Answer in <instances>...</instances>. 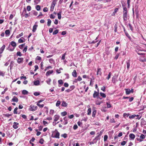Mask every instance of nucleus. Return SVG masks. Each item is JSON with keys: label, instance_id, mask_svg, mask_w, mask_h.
Instances as JSON below:
<instances>
[{"label": "nucleus", "instance_id": "nucleus-10", "mask_svg": "<svg viewBox=\"0 0 146 146\" xmlns=\"http://www.w3.org/2000/svg\"><path fill=\"white\" fill-rule=\"evenodd\" d=\"M60 133L58 131L56 133V134L54 136H52V137L53 138H56L59 139V138Z\"/></svg>", "mask_w": 146, "mask_h": 146}, {"label": "nucleus", "instance_id": "nucleus-22", "mask_svg": "<svg viewBox=\"0 0 146 146\" xmlns=\"http://www.w3.org/2000/svg\"><path fill=\"white\" fill-rule=\"evenodd\" d=\"M63 119L65 121V123H64V125H66L68 123V118L66 117H64V118Z\"/></svg>", "mask_w": 146, "mask_h": 146}, {"label": "nucleus", "instance_id": "nucleus-46", "mask_svg": "<svg viewBox=\"0 0 146 146\" xmlns=\"http://www.w3.org/2000/svg\"><path fill=\"white\" fill-rule=\"evenodd\" d=\"M5 75V72L3 71H0V76H4Z\"/></svg>", "mask_w": 146, "mask_h": 146}, {"label": "nucleus", "instance_id": "nucleus-26", "mask_svg": "<svg viewBox=\"0 0 146 146\" xmlns=\"http://www.w3.org/2000/svg\"><path fill=\"white\" fill-rule=\"evenodd\" d=\"M28 93V92L25 90H23L22 91V94L23 95L27 94Z\"/></svg>", "mask_w": 146, "mask_h": 146}, {"label": "nucleus", "instance_id": "nucleus-6", "mask_svg": "<svg viewBox=\"0 0 146 146\" xmlns=\"http://www.w3.org/2000/svg\"><path fill=\"white\" fill-rule=\"evenodd\" d=\"M17 61L18 63H22L23 61V58H17Z\"/></svg>", "mask_w": 146, "mask_h": 146}, {"label": "nucleus", "instance_id": "nucleus-45", "mask_svg": "<svg viewBox=\"0 0 146 146\" xmlns=\"http://www.w3.org/2000/svg\"><path fill=\"white\" fill-rule=\"evenodd\" d=\"M44 141V140L43 139L41 138V139L40 141H39V143H40L41 144H43V143Z\"/></svg>", "mask_w": 146, "mask_h": 146}, {"label": "nucleus", "instance_id": "nucleus-38", "mask_svg": "<svg viewBox=\"0 0 146 146\" xmlns=\"http://www.w3.org/2000/svg\"><path fill=\"white\" fill-rule=\"evenodd\" d=\"M114 27L115 28L114 31L115 32H116L117 31V24H115V25Z\"/></svg>", "mask_w": 146, "mask_h": 146}, {"label": "nucleus", "instance_id": "nucleus-50", "mask_svg": "<svg viewBox=\"0 0 146 146\" xmlns=\"http://www.w3.org/2000/svg\"><path fill=\"white\" fill-rule=\"evenodd\" d=\"M17 56H22V54L21 53V52L20 51H18L17 53Z\"/></svg>", "mask_w": 146, "mask_h": 146}, {"label": "nucleus", "instance_id": "nucleus-51", "mask_svg": "<svg viewBox=\"0 0 146 146\" xmlns=\"http://www.w3.org/2000/svg\"><path fill=\"white\" fill-rule=\"evenodd\" d=\"M59 84H63V81L62 80H60L58 81Z\"/></svg>", "mask_w": 146, "mask_h": 146}, {"label": "nucleus", "instance_id": "nucleus-29", "mask_svg": "<svg viewBox=\"0 0 146 146\" xmlns=\"http://www.w3.org/2000/svg\"><path fill=\"white\" fill-rule=\"evenodd\" d=\"M112 74L111 72H110L108 74V76L106 78V79L108 80H109V79L110 78L111 76V75Z\"/></svg>", "mask_w": 146, "mask_h": 146}, {"label": "nucleus", "instance_id": "nucleus-54", "mask_svg": "<svg viewBox=\"0 0 146 146\" xmlns=\"http://www.w3.org/2000/svg\"><path fill=\"white\" fill-rule=\"evenodd\" d=\"M127 143V142L125 141H123L121 143V145H124Z\"/></svg>", "mask_w": 146, "mask_h": 146}, {"label": "nucleus", "instance_id": "nucleus-3", "mask_svg": "<svg viewBox=\"0 0 146 146\" xmlns=\"http://www.w3.org/2000/svg\"><path fill=\"white\" fill-rule=\"evenodd\" d=\"M139 60L142 62H146V54H143V55L141 56L139 58Z\"/></svg>", "mask_w": 146, "mask_h": 146}, {"label": "nucleus", "instance_id": "nucleus-56", "mask_svg": "<svg viewBox=\"0 0 146 146\" xmlns=\"http://www.w3.org/2000/svg\"><path fill=\"white\" fill-rule=\"evenodd\" d=\"M49 62L52 64L54 62V60L52 58H50L49 59Z\"/></svg>", "mask_w": 146, "mask_h": 146}, {"label": "nucleus", "instance_id": "nucleus-2", "mask_svg": "<svg viewBox=\"0 0 146 146\" xmlns=\"http://www.w3.org/2000/svg\"><path fill=\"white\" fill-rule=\"evenodd\" d=\"M9 44L12 46V49H9V50L11 51H13L17 45L16 42L15 41H12Z\"/></svg>", "mask_w": 146, "mask_h": 146}, {"label": "nucleus", "instance_id": "nucleus-21", "mask_svg": "<svg viewBox=\"0 0 146 146\" xmlns=\"http://www.w3.org/2000/svg\"><path fill=\"white\" fill-rule=\"evenodd\" d=\"M34 85L35 86H38L39 85L40 82L38 80L35 81L34 82Z\"/></svg>", "mask_w": 146, "mask_h": 146}, {"label": "nucleus", "instance_id": "nucleus-57", "mask_svg": "<svg viewBox=\"0 0 146 146\" xmlns=\"http://www.w3.org/2000/svg\"><path fill=\"white\" fill-rule=\"evenodd\" d=\"M129 28L132 31H133V27L130 24H129Z\"/></svg>", "mask_w": 146, "mask_h": 146}, {"label": "nucleus", "instance_id": "nucleus-36", "mask_svg": "<svg viewBox=\"0 0 146 146\" xmlns=\"http://www.w3.org/2000/svg\"><path fill=\"white\" fill-rule=\"evenodd\" d=\"M91 109L90 108L88 109L87 114L88 115H90L91 113Z\"/></svg>", "mask_w": 146, "mask_h": 146}, {"label": "nucleus", "instance_id": "nucleus-17", "mask_svg": "<svg viewBox=\"0 0 146 146\" xmlns=\"http://www.w3.org/2000/svg\"><path fill=\"white\" fill-rule=\"evenodd\" d=\"M12 100L13 102H17L18 101V99L17 97H16L14 96L12 98Z\"/></svg>", "mask_w": 146, "mask_h": 146}, {"label": "nucleus", "instance_id": "nucleus-19", "mask_svg": "<svg viewBox=\"0 0 146 146\" xmlns=\"http://www.w3.org/2000/svg\"><path fill=\"white\" fill-rule=\"evenodd\" d=\"M122 7L123 9V13L127 12V7L123 5H122Z\"/></svg>", "mask_w": 146, "mask_h": 146}, {"label": "nucleus", "instance_id": "nucleus-4", "mask_svg": "<svg viewBox=\"0 0 146 146\" xmlns=\"http://www.w3.org/2000/svg\"><path fill=\"white\" fill-rule=\"evenodd\" d=\"M127 12L123 13V18L124 21H126L127 20Z\"/></svg>", "mask_w": 146, "mask_h": 146}, {"label": "nucleus", "instance_id": "nucleus-27", "mask_svg": "<svg viewBox=\"0 0 146 146\" xmlns=\"http://www.w3.org/2000/svg\"><path fill=\"white\" fill-rule=\"evenodd\" d=\"M125 35L128 38L129 40H131V38L129 34L127 32H125Z\"/></svg>", "mask_w": 146, "mask_h": 146}, {"label": "nucleus", "instance_id": "nucleus-30", "mask_svg": "<svg viewBox=\"0 0 146 146\" xmlns=\"http://www.w3.org/2000/svg\"><path fill=\"white\" fill-rule=\"evenodd\" d=\"M36 105L37 106H38L40 108H43L44 106V104H40V103H36Z\"/></svg>", "mask_w": 146, "mask_h": 146}, {"label": "nucleus", "instance_id": "nucleus-23", "mask_svg": "<svg viewBox=\"0 0 146 146\" xmlns=\"http://www.w3.org/2000/svg\"><path fill=\"white\" fill-rule=\"evenodd\" d=\"M125 90L126 94H129L131 93L130 90L129 89H125Z\"/></svg>", "mask_w": 146, "mask_h": 146}, {"label": "nucleus", "instance_id": "nucleus-42", "mask_svg": "<svg viewBox=\"0 0 146 146\" xmlns=\"http://www.w3.org/2000/svg\"><path fill=\"white\" fill-rule=\"evenodd\" d=\"M67 112L66 111H64L61 113V115L63 116H65L67 114Z\"/></svg>", "mask_w": 146, "mask_h": 146}, {"label": "nucleus", "instance_id": "nucleus-39", "mask_svg": "<svg viewBox=\"0 0 146 146\" xmlns=\"http://www.w3.org/2000/svg\"><path fill=\"white\" fill-rule=\"evenodd\" d=\"M56 1H57V0H53L51 4L52 5H55L56 3Z\"/></svg>", "mask_w": 146, "mask_h": 146}, {"label": "nucleus", "instance_id": "nucleus-41", "mask_svg": "<svg viewBox=\"0 0 146 146\" xmlns=\"http://www.w3.org/2000/svg\"><path fill=\"white\" fill-rule=\"evenodd\" d=\"M60 101L58 100L56 104V106L57 107L60 104Z\"/></svg>", "mask_w": 146, "mask_h": 146}, {"label": "nucleus", "instance_id": "nucleus-12", "mask_svg": "<svg viewBox=\"0 0 146 146\" xmlns=\"http://www.w3.org/2000/svg\"><path fill=\"white\" fill-rule=\"evenodd\" d=\"M129 137L131 139L133 140L135 137V135L133 133H130L129 135Z\"/></svg>", "mask_w": 146, "mask_h": 146}, {"label": "nucleus", "instance_id": "nucleus-31", "mask_svg": "<svg viewBox=\"0 0 146 146\" xmlns=\"http://www.w3.org/2000/svg\"><path fill=\"white\" fill-rule=\"evenodd\" d=\"M100 94L101 96L102 97L105 98L106 97V95L104 93H103L102 92L100 93Z\"/></svg>", "mask_w": 146, "mask_h": 146}, {"label": "nucleus", "instance_id": "nucleus-16", "mask_svg": "<svg viewBox=\"0 0 146 146\" xmlns=\"http://www.w3.org/2000/svg\"><path fill=\"white\" fill-rule=\"evenodd\" d=\"M53 70H49L46 72V76H48L50 74H52L53 73Z\"/></svg>", "mask_w": 146, "mask_h": 146}, {"label": "nucleus", "instance_id": "nucleus-59", "mask_svg": "<svg viewBox=\"0 0 146 146\" xmlns=\"http://www.w3.org/2000/svg\"><path fill=\"white\" fill-rule=\"evenodd\" d=\"M33 14L35 16H37L38 15V13L37 12L34 11H33Z\"/></svg>", "mask_w": 146, "mask_h": 146}, {"label": "nucleus", "instance_id": "nucleus-9", "mask_svg": "<svg viewBox=\"0 0 146 146\" xmlns=\"http://www.w3.org/2000/svg\"><path fill=\"white\" fill-rule=\"evenodd\" d=\"M60 116L58 115H55L54 117V121H57L59 118Z\"/></svg>", "mask_w": 146, "mask_h": 146}, {"label": "nucleus", "instance_id": "nucleus-11", "mask_svg": "<svg viewBox=\"0 0 146 146\" xmlns=\"http://www.w3.org/2000/svg\"><path fill=\"white\" fill-rule=\"evenodd\" d=\"M5 45H3L0 48V54H1L3 53L5 48Z\"/></svg>", "mask_w": 146, "mask_h": 146}, {"label": "nucleus", "instance_id": "nucleus-13", "mask_svg": "<svg viewBox=\"0 0 146 146\" xmlns=\"http://www.w3.org/2000/svg\"><path fill=\"white\" fill-rule=\"evenodd\" d=\"M77 73L76 70H73V72L72 73V76L74 77H77Z\"/></svg>", "mask_w": 146, "mask_h": 146}, {"label": "nucleus", "instance_id": "nucleus-15", "mask_svg": "<svg viewBox=\"0 0 146 146\" xmlns=\"http://www.w3.org/2000/svg\"><path fill=\"white\" fill-rule=\"evenodd\" d=\"M130 60H128L126 61L127 68L128 70L130 66Z\"/></svg>", "mask_w": 146, "mask_h": 146}, {"label": "nucleus", "instance_id": "nucleus-63", "mask_svg": "<svg viewBox=\"0 0 146 146\" xmlns=\"http://www.w3.org/2000/svg\"><path fill=\"white\" fill-rule=\"evenodd\" d=\"M75 86L74 85L71 86L70 87V89L71 90V91L73 90L75 88Z\"/></svg>", "mask_w": 146, "mask_h": 146}, {"label": "nucleus", "instance_id": "nucleus-34", "mask_svg": "<svg viewBox=\"0 0 146 146\" xmlns=\"http://www.w3.org/2000/svg\"><path fill=\"white\" fill-rule=\"evenodd\" d=\"M18 108L17 107H16L14 109L13 111V113L15 114H17V111Z\"/></svg>", "mask_w": 146, "mask_h": 146}, {"label": "nucleus", "instance_id": "nucleus-49", "mask_svg": "<svg viewBox=\"0 0 146 146\" xmlns=\"http://www.w3.org/2000/svg\"><path fill=\"white\" fill-rule=\"evenodd\" d=\"M4 115L5 116V117H9L10 116H11L12 115L11 114H4Z\"/></svg>", "mask_w": 146, "mask_h": 146}, {"label": "nucleus", "instance_id": "nucleus-44", "mask_svg": "<svg viewBox=\"0 0 146 146\" xmlns=\"http://www.w3.org/2000/svg\"><path fill=\"white\" fill-rule=\"evenodd\" d=\"M5 33L6 35H9L10 33V31L9 30H6Z\"/></svg>", "mask_w": 146, "mask_h": 146}, {"label": "nucleus", "instance_id": "nucleus-25", "mask_svg": "<svg viewBox=\"0 0 146 146\" xmlns=\"http://www.w3.org/2000/svg\"><path fill=\"white\" fill-rule=\"evenodd\" d=\"M140 138H141V140H142V141L145 138V136L143 134H141L140 137Z\"/></svg>", "mask_w": 146, "mask_h": 146}, {"label": "nucleus", "instance_id": "nucleus-43", "mask_svg": "<svg viewBox=\"0 0 146 146\" xmlns=\"http://www.w3.org/2000/svg\"><path fill=\"white\" fill-rule=\"evenodd\" d=\"M51 81V79L50 78H48V80L46 81V82L48 84L50 85Z\"/></svg>", "mask_w": 146, "mask_h": 146}, {"label": "nucleus", "instance_id": "nucleus-64", "mask_svg": "<svg viewBox=\"0 0 146 146\" xmlns=\"http://www.w3.org/2000/svg\"><path fill=\"white\" fill-rule=\"evenodd\" d=\"M34 94L35 96H38L40 95V93L38 92H35L34 93Z\"/></svg>", "mask_w": 146, "mask_h": 146}, {"label": "nucleus", "instance_id": "nucleus-52", "mask_svg": "<svg viewBox=\"0 0 146 146\" xmlns=\"http://www.w3.org/2000/svg\"><path fill=\"white\" fill-rule=\"evenodd\" d=\"M61 137H63L64 138H65L67 137V134L66 133H64V134H62L61 135Z\"/></svg>", "mask_w": 146, "mask_h": 146}, {"label": "nucleus", "instance_id": "nucleus-1", "mask_svg": "<svg viewBox=\"0 0 146 146\" xmlns=\"http://www.w3.org/2000/svg\"><path fill=\"white\" fill-rule=\"evenodd\" d=\"M37 108L38 107L37 106L32 105L30 106L29 109L31 111H34L36 110Z\"/></svg>", "mask_w": 146, "mask_h": 146}, {"label": "nucleus", "instance_id": "nucleus-18", "mask_svg": "<svg viewBox=\"0 0 146 146\" xmlns=\"http://www.w3.org/2000/svg\"><path fill=\"white\" fill-rule=\"evenodd\" d=\"M38 27V25H35L33 27L32 31L33 32H35L37 28Z\"/></svg>", "mask_w": 146, "mask_h": 146}, {"label": "nucleus", "instance_id": "nucleus-7", "mask_svg": "<svg viewBox=\"0 0 146 146\" xmlns=\"http://www.w3.org/2000/svg\"><path fill=\"white\" fill-rule=\"evenodd\" d=\"M101 71V68H98L97 71V75H99L100 76H101L102 74Z\"/></svg>", "mask_w": 146, "mask_h": 146}, {"label": "nucleus", "instance_id": "nucleus-58", "mask_svg": "<svg viewBox=\"0 0 146 146\" xmlns=\"http://www.w3.org/2000/svg\"><path fill=\"white\" fill-rule=\"evenodd\" d=\"M48 11V8L47 7H45L44 8L43 11L44 12H46Z\"/></svg>", "mask_w": 146, "mask_h": 146}, {"label": "nucleus", "instance_id": "nucleus-60", "mask_svg": "<svg viewBox=\"0 0 146 146\" xmlns=\"http://www.w3.org/2000/svg\"><path fill=\"white\" fill-rule=\"evenodd\" d=\"M40 0H34V2L36 4H38L39 2H40Z\"/></svg>", "mask_w": 146, "mask_h": 146}, {"label": "nucleus", "instance_id": "nucleus-55", "mask_svg": "<svg viewBox=\"0 0 146 146\" xmlns=\"http://www.w3.org/2000/svg\"><path fill=\"white\" fill-rule=\"evenodd\" d=\"M25 45V43L22 44L21 45H20L19 46V47L20 49H22L23 47H24Z\"/></svg>", "mask_w": 146, "mask_h": 146}, {"label": "nucleus", "instance_id": "nucleus-32", "mask_svg": "<svg viewBox=\"0 0 146 146\" xmlns=\"http://www.w3.org/2000/svg\"><path fill=\"white\" fill-rule=\"evenodd\" d=\"M51 21L50 19H48V22H47V25L48 26H50L51 25Z\"/></svg>", "mask_w": 146, "mask_h": 146}, {"label": "nucleus", "instance_id": "nucleus-20", "mask_svg": "<svg viewBox=\"0 0 146 146\" xmlns=\"http://www.w3.org/2000/svg\"><path fill=\"white\" fill-rule=\"evenodd\" d=\"M61 105L63 107H66L67 106L68 104L65 101H63L62 102Z\"/></svg>", "mask_w": 146, "mask_h": 146}, {"label": "nucleus", "instance_id": "nucleus-24", "mask_svg": "<svg viewBox=\"0 0 146 146\" xmlns=\"http://www.w3.org/2000/svg\"><path fill=\"white\" fill-rule=\"evenodd\" d=\"M106 105H107V108H110L111 107V106L110 104V102H106Z\"/></svg>", "mask_w": 146, "mask_h": 146}, {"label": "nucleus", "instance_id": "nucleus-5", "mask_svg": "<svg viewBox=\"0 0 146 146\" xmlns=\"http://www.w3.org/2000/svg\"><path fill=\"white\" fill-rule=\"evenodd\" d=\"M99 93L98 92L95 91H94V93L93 94V97L94 98H95L96 97L97 98H99Z\"/></svg>", "mask_w": 146, "mask_h": 146}, {"label": "nucleus", "instance_id": "nucleus-40", "mask_svg": "<svg viewBox=\"0 0 146 146\" xmlns=\"http://www.w3.org/2000/svg\"><path fill=\"white\" fill-rule=\"evenodd\" d=\"M58 30L56 29V30L55 31H53V35H56L58 33Z\"/></svg>", "mask_w": 146, "mask_h": 146}, {"label": "nucleus", "instance_id": "nucleus-8", "mask_svg": "<svg viewBox=\"0 0 146 146\" xmlns=\"http://www.w3.org/2000/svg\"><path fill=\"white\" fill-rule=\"evenodd\" d=\"M19 125V123L16 122H14L13 123V127L14 129H17L18 128L17 125Z\"/></svg>", "mask_w": 146, "mask_h": 146}, {"label": "nucleus", "instance_id": "nucleus-14", "mask_svg": "<svg viewBox=\"0 0 146 146\" xmlns=\"http://www.w3.org/2000/svg\"><path fill=\"white\" fill-rule=\"evenodd\" d=\"M139 115H136L135 114H133L129 116V118L130 119H131L134 118L135 117H139Z\"/></svg>", "mask_w": 146, "mask_h": 146}, {"label": "nucleus", "instance_id": "nucleus-33", "mask_svg": "<svg viewBox=\"0 0 146 146\" xmlns=\"http://www.w3.org/2000/svg\"><path fill=\"white\" fill-rule=\"evenodd\" d=\"M61 12H59V13H57V15L58 16V18L59 19H61Z\"/></svg>", "mask_w": 146, "mask_h": 146}, {"label": "nucleus", "instance_id": "nucleus-37", "mask_svg": "<svg viewBox=\"0 0 146 146\" xmlns=\"http://www.w3.org/2000/svg\"><path fill=\"white\" fill-rule=\"evenodd\" d=\"M129 113H124L123 114V117L125 118L126 117H127L129 116Z\"/></svg>", "mask_w": 146, "mask_h": 146}, {"label": "nucleus", "instance_id": "nucleus-61", "mask_svg": "<svg viewBox=\"0 0 146 146\" xmlns=\"http://www.w3.org/2000/svg\"><path fill=\"white\" fill-rule=\"evenodd\" d=\"M108 138V136L107 135H105L104 137V141H106L107 140Z\"/></svg>", "mask_w": 146, "mask_h": 146}, {"label": "nucleus", "instance_id": "nucleus-47", "mask_svg": "<svg viewBox=\"0 0 146 146\" xmlns=\"http://www.w3.org/2000/svg\"><path fill=\"white\" fill-rule=\"evenodd\" d=\"M66 54V53H64L62 55L61 58V60H64L65 59V56Z\"/></svg>", "mask_w": 146, "mask_h": 146}, {"label": "nucleus", "instance_id": "nucleus-62", "mask_svg": "<svg viewBox=\"0 0 146 146\" xmlns=\"http://www.w3.org/2000/svg\"><path fill=\"white\" fill-rule=\"evenodd\" d=\"M31 7L30 6H28L27 7V9L28 11H30L31 10Z\"/></svg>", "mask_w": 146, "mask_h": 146}, {"label": "nucleus", "instance_id": "nucleus-48", "mask_svg": "<svg viewBox=\"0 0 146 146\" xmlns=\"http://www.w3.org/2000/svg\"><path fill=\"white\" fill-rule=\"evenodd\" d=\"M98 39V37H97L95 39V40H93L92 41V42H91V43H92V44H94L97 42L98 41V40H97Z\"/></svg>", "mask_w": 146, "mask_h": 146}, {"label": "nucleus", "instance_id": "nucleus-35", "mask_svg": "<svg viewBox=\"0 0 146 146\" xmlns=\"http://www.w3.org/2000/svg\"><path fill=\"white\" fill-rule=\"evenodd\" d=\"M36 8L37 11H39L40 10L41 8L40 5H37L36 6Z\"/></svg>", "mask_w": 146, "mask_h": 146}, {"label": "nucleus", "instance_id": "nucleus-28", "mask_svg": "<svg viewBox=\"0 0 146 146\" xmlns=\"http://www.w3.org/2000/svg\"><path fill=\"white\" fill-rule=\"evenodd\" d=\"M21 76L20 77V79L22 80L23 79H24L25 80L27 79V77L26 76H24V74H21Z\"/></svg>", "mask_w": 146, "mask_h": 146}, {"label": "nucleus", "instance_id": "nucleus-53", "mask_svg": "<svg viewBox=\"0 0 146 146\" xmlns=\"http://www.w3.org/2000/svg\"><path fill=\"white\" fill-rule=\"evenodd\" d=\"M55 6V5H53L51 4V7H50V10L51 11H52L53 10Z\"/></svg>", "mask_w": 146, "mask_h": 146}]
</instances>
